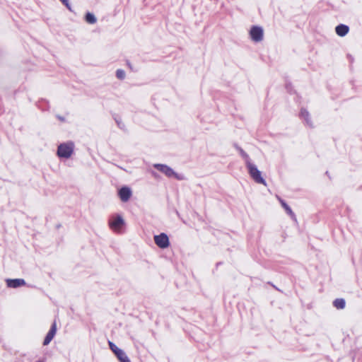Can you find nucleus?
<instances>
[{
	"mask_svg": "<svg viewBox=\"0 0 362 362\" xmlns=\"http://www.w3.org/2000/svg\"><path fill=\"white\" fill-rule=\"evenodd\" d=\"M108 226L115 233H120L125 226V221L122 215L116 214L109 218Z\"/></svg>",
	"mask_w": 362,
	"mask_h": 362,
	"instance_id": "1",
	"label": "nucleus"
},
{
	"mask_svg": "<svg viewBox=\"0 0 362 362\" xmlns=\"http://www.w3.org/2000/svg\"><path fill=\"white\" fill-rule=\"evenodd\" d=\"M74 150V144L72 141L60 144L58 146L57 155L61 158H69Z\"/></svg>",
	"mask_w": 362,
	"mask_h": 362,
	"instance_id": "2",
	"label": "nucleus"
},
{
	"mask_svg": "<svg viewBox=\"0 0 362 362\" xmlns=\"http://www.w3.org/2000/svg\"><path fill=\"white\" fill-rule=\"evenodd\" d=\"M248 170V173L252 179L258 184L267 185L265 180L262 177V173L257 169V166L251 163L246 166Z\"/></svg>",
	"mask_w": 362,
	"mask_h": 362,
	"instance_id": "3",
	"label": "nucleus"
},
{
	"mask_svg": "<svg viewBox=\"0 0 362 362\" xmlns=\"http://www.w3.org/2000/svg\"><path fill=\"white\" fill-rule=\"evenodd\" d=\"M153 167L166 175L168 177H175L177 180H182V177L176 173L170 167L164 165L156 163L153 165Z\"/></svg>",
	"mask_w": 362,
	"mask_h": 362,
	"instance_id": "4",
	"label": "nucleus"
},
{
	"mask_svg": "<svg viewBox=\"0 0 362 362\" xmlns=\"http://www.w3.org/2000/svg\"><path fill=\"white\" fill-rule=\"evenodd\" d=\"M249 34L251 40L255 42L262 41L264 37V30L262 27L258 25L252 26Z\"/></svg>",
	"mask_w": 362,
	"mask_h": 362,
	"instance_id": "5",
	"label": "nucleus"
},
{
	"mask_svg": "<svg viewBox=\"0 0 362 362\" xmlns=\"http://www.w3.org/2000/svg\"><path fill=\"white\" fill-rule=\"evenodd\" d=\"M155 243L160 248L164 249L169 246L170 242L168 235L165 233H160L154 236Z\"/></svg>",
	"mask_w": 362,
	"mask_h": 362,
	"instance_id": "6",
	"label": "nucleus"
},
{
	"mask_svg": "<svg viewBox=\"0 0 362 362\" xmlns=\"http://www.w3.org/2000/svg\"><path fill=\"white\" fill-rule=\"evenodd\" d=\"M118 194H119V197L120 198V199L123 202H127L132 194V190L129 187H122L118 192Z\"/></svg>",
	"mask_w": 362,
	"mask_h": 362,
	"instance_id": "7",
	"label": "nucleus"
},
{
	"mask_svg": "<svg viewBox=\"0 0 362 362\" xmlns=\"http://www.w3.org/2000/svg\"><path fill=\"white\" fill-rule=\"evenodd\" d=\"M56 332H57V325H56V322H54L52 325L50 329L49 330L48 333L47 334V335L44 339V341H43L44 346L48 345L50 343V341L54 338V337L56 334Z\"/></svg>",
	"mask_w": 362,
	"mask_h": 362,
	"instance_id": "8",
	"label": "nucleus"
},
{
	"mask_svg": "<svg viewBox=\"0 0 362 362\" xmlns=\"http://www.w3.org/2000/svg\"><path fill=\"white\" fill-rule=\"evenodd\" d=\"M6 285L9 288H18L25 285V281L23 279H6Z\"/></svg>",
	"mask_w": 362,
	"mask_h": 362,
	"instance_id": "9",
	"label": "nucleus"
},
{
	"mask_svg": "<svg viewBox=\"0 0 362 362\" xmlns=\"http://www.w3.org/2000/svg\"><path fill=\"white\" fill-rule=\"evenodd\" d=\"M300 117L304 120L305 123L310 127H313V124L311 120L309 112L305 109H301Z\"/></svg>",
	"mask_w": 362,
	"mask_h": 362,
	"instance_id": "10",
	"label": "nucleus"
},
{
	"mask_svg": "<svg viewBox=\"0 0 362 362\" xmlns=\"http://www.w3.org/2000/svg\"><path fill=\"white\" fill-rule=\"evenodd\" d=\"M349 26L344 24H340L335 28L336 33L340 37L345 36L349 33Z\"/></svg>",
	"mask_w": 362,
	"mask_h": 362,
	"instance_id": "11",
	"label": "nucleus"
},
{
	"mask_svg": "<svg viewBox=\"0 0 362 362\" xmlns=\"http://www.w3.org/2000/svg\"><path fill=\"white\" fill-rule=\"evenodd\" d=\"M278 199L279 200V202L281 203V205L282 206V207L285 209V211L291 216V218L293 220L296 221V215L293 212V211L291 209V207L282 199H281L280 197H278Z\"/></svg>",
	"mask_w": 362,
	"mask_h": 362,
	"instance_id": "12",
	"label": "nucleus"
},
{
	"mask_svg": "<svg viewBox=\"0 0 362 362\" xmlns=\"http://www.w3.org/2000/svg\"><path fill=\"white\" fill-rule=\"evenodd\" d=\"M333 305L337 309H339V310L344 309L346 305L345 300L344 298H337L333 301Z\"/></svg>",
	"mask_w": 362,
	"mask_h": 362,
	"instance_id": "13",
	"label": "nucleus"
},
{
	"mask_svg": "<svg viewBox=\"0 0 362 362\" xmlns=\"http://www.w3.org/2000/svg\"><path fill=\"white\" fill-rule=\"evenodd\" d=\"M237 149L239 151L240 156L245 160L246 166L251 163V160L248 156V154L244 151L240 147L237 146Z\"/></svg>",
	"mask_w": 362,
	"mask_h": 362,
	"instance_id": "14",
	"label": "nucleus"
},
{
	"mask_svg": "<svg viewBox=\"0 0 362 362\" xmlns=\"http://www.w3.org/2000/svg\"><path fill=\"white\" fill-rule=\"evenodd\" d=\"M85 21L89 24H95L97 18L92 13L88 12L85 16Z\"/></svg>",
	"mask_w": 362,
	"mask_h": 362,
	"instance_id": "15",
	"label": "nucleus"
},
{
	"mask_svg": "<svg viewBox=\"0 0 362 362\" xmlns=\"http://www.w3.org/2000/svg\"><path fill=\"white\" fill-rule=\"evenodd\" d=\"M116 77L119 80H123L126 77V73L123 69H117L116 71Z\"/></svg>",
	"mask_w": 362,
	"mask_h": 362,
	"instance_id": "16",
	"label": "nucleus"
},
{
	"mask_svg": "<svg viewBox=\"0 0 362 362\" xmlns=\"http://www.w3.org/2000/svg\"><path fill=\"white\" fill-rule=\"evenodd\" d=\"M119 362H131L125 352L117 358Z\"/></svg>",
	"mask_w": 362,
	"mask_h": 362,
	"instance_id": "17",
	"label": "nucleus"
},
{
	"mask_svg": "<svg viewBox=\"0 0 362 362\" xmlns=\"http://www.w3.org/2000/svg\"><path fill=\"white\" fill-rule=\"evenodd\" d=\"M108 345H109L110 350L112 352H115V350H117L118 349V347L113 342H112L110 341H108Z\"/></svg>",
	"mask_w": 362,
	"mask_h": 362,
	"instance_id": "18",
	"label": "nucleus"
},
{
	"mask_svg": "<svg viewBox=\"0 0 362 362\" xmlns=\"http://www.w3.org/2000/svg\"><path fill=\"white\" fill-rule=\"evenodd\" d=\"M124 352V351L122 349H121L118 348V349H117V350H115V352H113V353L115 354V356H116V357L117 358L118 356H121Z\"/></svg>",
	"mask_w": 362,
	"mask_h": 362,
	"instance_id": "19",
	"label": "nucleus"
},
{
	"mask_svg": "<svg viewBox=\"0 0 362 362\" xmlns=\"http://www.w3.org/2000/svg\"><path fill=\"white\" fill-rule=\"evenodd\" d=\"M57 119L62 122H65V118L62 116H60V115H57Z\"/></svg>",
	"mask_w": 362,
	"mask_h": 362,
	"instance_id": "20",
	"label": "nucleus"
},
{
	"mask_svg": "<svg viewBox=\"0 0 362 362\" xmlns=\"http://www.w3.org/2000/svg\"><path fill=\"white\" fill-rule=\"evenodd\" d=\"M37 362H43V361H37Z\"/></svg>",
	"mask_w": 362,
	"mask_h": 362,
	"instance_id": "21",
	"label": "nucleus"
}]
</instances>
